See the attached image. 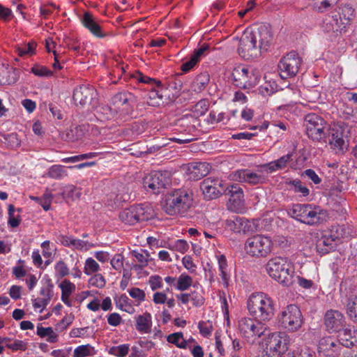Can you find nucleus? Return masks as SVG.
Segmentation results:
<instances>
[{"label":"nucleus","mask_w":357,"mask_h":357,"mask_svg":"<svg viewBox=\"0 0 357 357\" xmlns=\"http://www.w3.org/2000/svg\"><path fill=\"white\" fill-rule=\"evenodd\" d=\"M247 307L250 314L261 321H268L274 315L273 300L263 292L252 293L248 299Z\"/></svg>","instance_id":"nucleus-4"},{"label":"nucleus","mask_w":357,"mask_h":357,"mask_svg":"<svg viewBox=\"0 0 357 357\" xmlns=\"http://www.w3.org/2000/svg\"><path fill=\"white\" fill-rule=\"evenodd\" d=\"M328 144L337 154L344 153L348 148V143L344 139L345 126L344 123L334 124L328 134Z\"/></svg>","instance_id":"nucleus-14"},{"label":"nucleus","mask_w":357,"mask_h":357,"mask_svg":"<svg viewBox=\"0 0 357 357\" xmlns=\"http://www.w3.org/2000/svg\"><path fill=\"white\" fill-rule=\"evenodd\" d=\"M288 214L294 219L308 225H316L326 221V211L319 206L313 204H294L288 211Z\"/></svg>","instance_id":"nucleus-5"},{"label":"nucleus","mask_w":357,"mask_h":357,"mask_svg":"<svg viewBox=\"0 0 357 357\" xmlns=\"http://www.w3.org/2000/svg\"><path fill=\"white\" fill-rule=\"evenodd\" d=\"M153 216V211L149 204L133 205L119 213V219L128 225H135L150 220Z\"/></svg>","instance_id":"nucleus-9"},{"label":"nucleus","mask_w":357,"mask_h":357,"mask_svg":"<svg viewBox=\"0 0 357 357\" xmlns=\"http://www.w3.org/2000/svg\"><path fill=\"white\" fill-rule=\"evenodd\" d=\"M261 77V73L259 70L248 66V73L245 80V89L257 85Z\"/></svg>","instance_id":"nucleus-39"},{"label":"nucleus","mask_w":357,"mask_h":357,"mask_svg":"<svg viewBox=\"0 0 357 357\" xmlns=\"http://www.w3.org/2000/svg\"><path fill=\"white\" fill-rule=\"evenodd\" d=\"M133 77L139 82L140 83H144L148 84L150 85H154L155 84L158 87L161 86V82L160 80H156L153 78H151L146 75H144L140 72H137L134 75Z\"/></svg>","instance_id":"nucleus-51"},{"label":"nucleus","mask_w":357,"mask_h":357,"mask_svg":"<svg viewBox=\"0 0 357 357\" xmlns=\"http://www.w3.org/2000/svg\"><path fill=\"white\" fill-rule=\"evenodd\" d=\"M225 185L222 180L218 178H205L200 185V189L206 199H213L225 193Z\"/></svg>","instance_id":"nucleus-17"},{"label":"nucleus","mask_w":357,"mask_h":357,"mask_svg":"<svg viewBox=\"0 0 357 357\" xmlns=\"http://www.w3.org/2000/svg\"><path fill=\"white\" fill-rule=\"evenodd\" d=\"M290 337L284 333L275 332L269 334L264 340L266 357H282L288 350Z\"/></svg>","instance_id":"nucleus-6"},{"label":"nucleus","mask_w":357,"mask_h":357,"mask_svg":"<svg viewBox=\"0 0 357 357\" xmlns=\"http://www.w3.org/2000/svg\"><path fill=\"white\" fill-rule=\"evenodd\" d=\"M346 312L349 318L357 323V295H350L346 303Z\"/></svg>","instance_id":"nucleus-33"},{"label":"nucleus","mask_w":357,"mask_h":357,"mask_svg":"<svg viewBox=\"0 0 357 357\" xmlns=\"http://www.w3.org/2000/svg\"><path fill=\"white\" fill-rule=\"evenodd\" d=\"M59 287L61 290V294L71 295L76 290V286L69 280L64 279L59 284Z\"/></svg>","instance_id":"nucleus-59"},{"label":"nucleus","mask_w":357,"mask_h":357,"mask_svg":"<svg viewBox=\"0 0 357 357\" xmlns=\"http://www.w3.org/2000/svg\"><path fill=\"white\" fill-rule=\"evenodd\" d=\"M272 40L270 29L261 25L256 30L245 32L239 42L238 51L241 56L245 59H252L257 55V42L259 48L267 50Z\"/></svg>","instance_id":"nucleus-1"},{"label":"nucleus","mask_w":357,"mask_h":357,"mask_svg":"<svg viewBox=\"0 0 357 357\" xmlns=\"http://www.w3.org/2000/svg\"><path fill=\"white\" fill-rule=\"evenodd\" d=\"M293 357H315V352L313 349L307 346L298 348L294 352Z\"/></svg>","instance_id":"nucleus-63"},{"label":"nucleus","mask_w":357,"mask_h":357,"mask_svg":"<svg viewBox=\"0 0 357 357\" xmlns=\"http://www.w3.org/2000/svg\"><path fill=\"white\" fill-rule=\"evenodd\" d=\"M70 274V269L63 259H59L54 265V276L59 280Z\"/></svg>","instance_id":"nucleus-44"},{"label":"nucleus","mask_w":357,"mask_h":357,"mask_svg":"<svg viewBox=\"0 0 357 357\" xmlns=\"http://www.w3.org/2000/svg\"><path fill=\"white\" fill-rule=\"evenodd\" d=\"M49 177L54 179H61L68 176V173L64 167L61 165L52 166L47 172Z\"/></svg>","instance_id":"nucleus-49"},{"label":"nucleus","mask_w":357,"mask_h":357,"mask_svg":"<svg viewBox=\"0 0 357 357\" xmlns=\"http://www.w3.org/2000/svg\"><path fill=\"white\" fill-rule=\"evenodd\" d=\"M225 195H229L227 207L230 211L242 213L245 209V199L243 189L238 184H231L226 186Z\"/></svg>","instance_id":"nucleus-15"},{"label":"nucleus","mask_w":357,"mask_h":357,"mask_svg":"<svg viewBox=\"0 0 357 357\" xmlns=\"http://www.w3.org/2000/svg\"><path fill=\"white\" fill-rule=\"evenodd\" d=\"M335 238L332 235H323L317 241L318 252L323 254L327 253L333 248Z\"/></svg>","instance_id":"nucleus-29"},{"label":"nucleus","mask_w":357,"mask_h":357,"mask_svg":"<svg viewBox=\"0 0 357 357\" xmlns=\"http://www.w3.org/2000/svg\"><path fill=\"white\" fill-rule=\"evenodd\" d=\"M208 102L206 100H199L194 107V112L197 116L204 115L208 109Z\"/></svg>","instance_id":"nucleus-64"},{"label":"nucleus","mask_w":357,"mask_h":357,"mask_svg":"<svg viewBox=\"0 0 357 357\" xmlns=\"http://www.w3.org/2000/svg\"><path fill=\"white\" fill-rule=\"evenodd\" d=\"M36 334L43 338L47 337V341L54 343L58 341V335L52 327L44 328L40 324L37 326Z\"/></svg>","instance_id":"nucleus-35"},{"label":"nucleus","mask_w":357,"mask_h":357,"mask_svg":"<svg viewBox=\"0 0 357 357\" xmlns=\"http://www.w3.org/2000/svg\"><path fill=\"white\" fill-rule=\"evenodd\" d=\"M40 293L43 297L33 300V306L36 309L45 308L51 300V292L49 289L42 288Z\"/></svg>","instance_id":"nucleus-34"},{"label":"nucleus","mask_w":357,"mask_h":357,"mask_svg":"<svg viewBox=\"0 0 357 357\" xmlns=\"http://www.w3.org/2000/svg\"><path fill=\"white\" fill-rule=\"evenodd\" d=\"M148 284L153 291H157L163 287V280L158 275H152L149 278Z\"/></svg>","instance_id":"nucleus-55"},{"label":"nucleus","mask_w":357,"mask_h":357,"mask_svg":"<svg viewBox=\"0 0 357 357\" xmlns=\"http://www.w3.org/2000/svg\"><path fill=\"white\" fill-rule=\"evenodd\" d=\"M93 93V87L82 85L75 89L73 99L76 105H84L92 98Z\"/></svg>","instance_id":"nucleus-23"},{"label":"nucleus","mask_w":357,"mask_h":357,"mask_svg":"<svg viewBox=\"0 0 357 357\" xmlns=\"http://www.w3.org/2000/svg\"><path fill=\"white\" fill-rule=\"evenodd\" d=\"M109 199H110L111 202H112V200H113V202L108 203V205L112 206V207H116V206H119L122 202H124L127 201L128 199H129V195L127 193H124L122 195L121 194H117V195L112 194L109 195Z\"/></svg>","instance_id":"nucleus-62"},{"label":"nucleus","mask_w":357,"mask_h":357,"mask_svg":"<svg viewBox=\"0 0 357 357\" xmlns=\"http://www.w3.org/2000/svg\"><path fill=\"white\" fill-rule=\"evenodd\" d=\"M280 321L287 330L298 331L303 324V315L300 308L296 305H289L281 312Z\"/></svg>","instance_id":"nucleus-11"},{"label":"nucleus","mask_w":357,"mask_h":357,"mask_svg":"<svg viewBox=\"0 0 357 357\" xmlns=\"http://www.w3.org/2000/svg\"><path fill=\"white\" fill-rule=\"evenodd\" d=\"M15 208L13 205L10 204L8 206V223L11 227H17L20 222L21 219L20 216L15 215Z\"/></svg>","instance_id":"nucleus-58"},{"label":"nucleus","mask_w":357,"mask_h":357,"mask_svg":"<svg viewBox=\"0 0 357 357\" xmlns=\"http://www.w3.org/2000/svg\"><path fill=\"white\" fill-rule=\"evenodd\" d=\"M192 205V193L185 190H178L165 196L162 208L169 215H185Z\"/></svg>","instance_id":"nucleus-2"},{"label":"nucleus","mask_w":357,"mask_h":357,"mask_svg":"<svg viewBox=\"0 0 357 357\" xmlns=\"http://www.w3.org/2000/svg\"><path fill=\"white\" fill-rule=\"evenodd\" d=\"M171 183L167 172L154 171L144 177L143 185L146 190L155 194L160 193L161 190L166 188Z\"/></svg>","instance_id":"nucleus-13"},{"label":"nucleus","mask_w":357,"mask_h":357,"mask_svg":"<svg viewBox=\"0 0 357 357\" xmlns=\"http://www.w3.org/2000/svg\"><path fill=\"white\" fill-rule=\"evenodd\" d=\"M286 184L289 189L293 190L295 193H300L303 197H307L310 194V190L302 183L299 179L288 180Z\"/></svg>","instance_id":"nucleus-36"},{"label":"nucleus","mask_w":357,"mask_h":357,"mask_svg":"<svg viewBox=\"0 0 357 357\" xmlns=\"http://www.w3.org/2000/svg\"><path fill=\"white\" fill-rule=\"evenodd\" d=\"M112 105L120 113L121 116L129 115L132 111L130 103V95L126 93H118L112 98Z\"/></svg>","instance_id":"nucleus-20"},{"label":"nucleus","mask_w":357,"mask_h":357,"mask_svg":"<svg viewBox=\"0 0 357 357\" xmlns=\"http://www.w3.org/2000/svg\"><path fill=\"white\" fill-rule=\"evenodd\" d=\"M88 282L91 287L102 289L106 284V280L102 274L97 273L89 278Z\"/></svg>","instance_id":"nucleus-53"},{"label":"nucleus","mask_w":357,"mask_h":357,"mask_svg":"<svg viewBox=\"0 0 357 357\" xmlns=\"http://www.w3.org/2000/svg\"><path fill=\"white\" fill-rule=\"evenodd\" d=\"M17 81L15 70L13 68L0 66V85H10Z\"/></svg>","instance_id":"nucleus-28"},{"label":"nucleus","mask_w":357,"mask_h":357,"mask_svg":"<svg viewBox=\"0 0 357 357\" xmlns=\"http://www.w3.org/2000/svg\"><path fill=\"white\" fill-rule=\"evenodd\" d=\"M61 196L66 202L79 199L82 196L81 189L73 185H67L63 188Z\"/></svg>","instance_id":"nucleus-32"},{"label":"nucleus","mask_w":357,"mask_h":357,"mask_svg":"<svg viewBox=\"0 0 357 357\" xmlns=\"http://www.w3.org/2000/svg\"><path fill=\"white\" fill-rule=\"evenodd\" d=\"M211 169L210 164L206 162H191L188 165L186 174L190 179L199 180L206 176Z\"/></svg>","instance_id":"nucleus-22"},{"label":"nucleus","mask_w":357,"mask_h":357,"mask_svg":"<svg viewBox=\"0 0 357 357\" xmlns=\"http://www.w3.org/2000/svg\"><path fill=\"white\" fill-rule=\"evenodd\" d=\"M337 0H312L313 9L319 13L329 10Z\"/></svg>","instance_id":"nucleus-46"},{"label":"nucleus","mask_w":357,"mask_h":357,"mask_svg":"<svg viewBox=\"0 0 357 357\" xmlns=\"http://www.w3.org/2000/svg\"><path fill=\"white\" fill-rule=\"evenodd\" d=\"M273 243L270 237L264 235H255L249 237L245 243V252L255 257H266L273 250Z\"/></svg>","instance_id":"nucleus-7"},{"label":"nucleus","mask_w":357,"mask_h":357,"mask_svg":"<svg viewBox=\"0 0 357 357\" xmlns=\"http://www.w3.org/2000/svg\"><path fill=\"white\" fill-rule=\"evenodd\" d=\"M82 24L95 37L103 38L109 34L103 31L99 20L90 12H85L81 19Z\"/></svg>","instance_id":"nucleus-19"},{"label":"nucleus","mask_w":357,"mask_h":357,"mask_svg":"<svg viewBox=\"0 0 357 357\" xmlns=\"http://www.w3.org/2000/svg\"><path fill=\"white\" fill-rule=\"evenodd\" d=\"M129 351L130 344H123L110 347L108 353L116 357H125L128 355Z\"/></svg>","instance_id":"nucleus-48"},{"label":"nucleus","mask_w":357,"mask_h":357,"mask_svg":"<svg viewBox=\"0 0 357 357\" xmlns=\"http://www.w3.org/2000/svg\"><path fill=\"white\" fill-rule=\"evenodd\" d=\"M100 269L99 264L92 257H88L84 262V273L86 275L97 273Z\"/></svg>","instance_id":"nucleus-45"},{"label":"nucleus","mask_w":357,"mask_h":357,"mask_svg":"<svg viewBox=\"0 0 357 357\" xmlns=\"http://www.w3.org/2000/svg\"><path fill=\"white\" fill-rule=\"evenodd\" d=\"M130 254L134 260L138 263L134 266L135 268L143 269L148 266L149 261L152 259L149 251L144 249L132 250Z\"/></svg>","instance_id":"nucleus-27"},{"label":"nucleus","mask_w":357,"mask_h":357,"mask_svg":"<svg viewBox=\"0 0 357 357\" xmlns=\"http://www.w3.org/2000/svg\"><path fill=\"white\" fill-rule=\"evenodd\" d=\"M74 316L73 314L66 315L62 319L55 325V331L61 333L65 331L73 321Z\"/></svg>","instance_id":"nucleus-56"},{"label":"nucleus","mask_w":357,"mask_h":357,"mask_svg":"<svg viewBox=\"0 0 357 357\" xmlns=\"http://www.w3.org/2000/svg\"><path fill=\"white\" fill-rule=\"evenodd\" d=\"M337 344L331 338H322L319 343V352H328V356H333V353L336 351L335 349Z\"/></svg>","instance_id":"nucleus-38"},{"label":"nucleus","mask_w":357,"mask_h":357,"mask_svg":"<svg viewBox=\"0 0 357 357\" xmlns=\"http://www.w3.org/2000/svg\"><path fill=\"white\" fill-rule=\"evenodd\" d=\"M247 73L248 66L238 65L234 67L231 73L233 83L239 88L245 89Z\"/></svg>","instance_id":"nucleus-24"},{"label":"nucleus","mask_w":357,"mask_h":357,"mask_svg":"<svg viewBox=\"0 0 357 357\" xmlns=\"http://www.w3.org/2000/svg\"><path fill=\"white\" fill-rule=\"evenodd\" d=\"M301 59L296 52H291L283 56L279 63L278 70L282 79L293 77L301 67Z\"/></svg>","instance_id":"nucleus-12"},{"label":"nucleus","mask_w":357,"mask_h":357,"mask_svg":"<svg viewBox=\"0 0 357 357\" xmlns=\"http://www.w3.org/2000/svg\"><path fill=\"white\" fill-rule=\"evenodd\" d=\"M353 328H354V326L347 324V326L339 332L340 340L342 342V344L347 347H349L354 344L352 339L355 337V331L352 330Z\"/></svg>","instance_id":"nucleus-30"},{"label":"nucleus","mask_w":357,"mask_h":357,"mask_svg":"<svg viewBox=\"0 0 357 357\" xmlns=\"http://www.w3.org/2000/svg\"><path fill=\"white\" fill-rule=\"evenodd\" d=\"M324 324L328 333H336L347 326V320L342 312L337 310H329L324 314Z\"/></svg>","instance_id":"nucleus-18"},{"label":"nucleus","mask_w":357,"mask_h":357,"mask_svg":"<svg viewBox=\"0 0 357 357\" xmlns=\"http://www.w3.org/2000/svg\"><path fill=\"white\" fill-rule=\"evenodd\" d=\"M58 241L63 246L78 250H88L94 246L93 244L81 239L75 238L73 236L60 234L57 237Z\"/></svg>","instance_id":"nucleus-21"},{"label":"nucleus","mask_w":357,"mask_h":357,"mask_svg":"<svg viewBox=\"0 0 357 357\" xmlns=\"http://www.w3.org/2000/svg\"><path fill=\"white\" fill-rule=\"evenodd\" d=\"M130 296L139 304L146 300V293L143 289L138 287H132L128 289Z\"/></svg>","instance_id":"nucleus-54"},{"label":"nucleus","mask_w":357,"mask_h":357,"mask_svg":"<svg viewBox=\"0 0 357 357\" xmlns=\"http://www.w3.org/2000/svg\"><path fill=\"white\" fill-rule=\"evenodd\" d=\"M198 328L201 335L205 337H208L213 330V323L211 321H200L198 323Z\"/></svg>","instance_id":"nucleus-52"},{"label":"nucleus","mask_w":357,"mask_h":357,"mask_svg":"<svg viewBox=\"0 0 357 357\" xmlns=\"http://www.w3.org/2000/svg\"><path fill=\"white\" fill-rule=\"evenodd\" d=\"M147 103L149 105L155 107L159 105L162 99V95L158 89H152L148 93Z\"/></svg>","instance_id":"nucleus-50"},{"label":"nucleus","mask_w":357,"mask_h":357,"mask_svg":"<svg viewBox=\"0 0 357 357\" xmlns=\"http://www.w3.org/2000/svg\"><path fill=\"white\" fill-rule=\"evenodd\" d=\"M100 112L106 120L123 119L124 117L120 116V113L115 107L112 108L110 106H103L100 107Z\"/></svg>","instance_id":"nucleus-47"},{"label":"nucleus","mask_w":357,"mask_h":357,"mask_svg":"<svg viewBox=\"0 0 357 357\" xmlns=\"http://www.w3.org/2000/svg\"><path fill=\"white\" fill-rule=\"evenodd\" d=\"M110 264L115 271L121 272L124 267V257L121 254H116L110 259Z\"/></svg>","instance_id":"nucleus-57"},{"label":"nucleus","mask_w":357,"mask_h":357,"mask_svg":"<svg viewBox=\"0 0 357 357\" xmlns=\"http://www.w3.org/2000/svg\"><path fill=\"white\" fill-rule=\"evenodd\" d=\"M116 307L129 314H132L135 312V308L131 304V301L126 294H121L116 296L114 298Z\"/></svg>","instance_id":"nucleus-31"},{"label":"nucleus","mask_w":357,"mask_h":357,"mask_svg":"<svg viewBox=\"0 0 357 357\" xmlns=\"http://www.w3.org/2000/svg\"><path fill=\"white\" fill-rule=\"evenodd\" d=\"M238 331L241 336L248 342H254L264 335L268 328L258 319L243 317L238 320Z\"/></svg>","instance_id":"nucleus-8"},{"label":"nucleus","mask_w":357,"mask_h":357,"mask_svg":"<svg viewBox=\"0 0 357 357\" xmlns=\"http://www.w3.org/2000/svg\"><path fill=\"white\" fill-rule=\"evenodd\" d=\"M31 72L38 77H51L53 73L51 70L45 66L40 65H35L31 68Z\"/></svg>","instance_id":"nucleus-60"},{"label":"nucleus","mask_w":357,"mask_h":357,"mask_svg":"<svg viewBox=\"0 0 357 357\" xmlns=\"http://www.w3.org/2000/svg\"><path fill=\"white\" fill-rule=\"evenodd\" d=\"M265 268L268 275L280 284L289 286L292 283L294 266L287 257H272L266 263Z\"/></svg>","instance_id":"nucleus-3"},{"label":"nucleus","mask_w":357,"mask_h":357,"mask_svg":"<svg viewBox=\"0 0 357 357\" xmlns=\"http://www.w3.org/2000/svg\"><path fill=\"white\" fill-rule=\"evenodd\" d=\"M291 160V154H287L275 161L263 165L262 167L266 169V174L272 173L285 168Z\"/></svg>","instance_id":"nucleus-26"},{"label":"nucleus","mask_w":357,"mask_h":357,"mask_svg":"<svg viewBox=\"0 0 357 357\" xmlns=\"http://www.w3.org/2000/svg\"><path fill=\"white\" fill-rule=\"evenodd\" d=\"M36 48V43L34 41H30L16 46L15 51L20 56H32L35 54Z\"/></svg>","instance_id":"nucleus-40"},{"label":"nucleus","mask_w":357,"mask_h":357,"mask_svg":"<svg viewBox=\"0 0 357 357\" xmlns=\"http://www.w3.org/2000/svg\"><path fill=\"white\" fill-rule=\"evenodd\" d=\"M305 133L313 141L320 142L326 137V121L314 113L307 114L304 119Z\"/></svg>","instance_id":"nucleus-10"},{"label":"nucleus","mask_w":357,"mask_h":357,"mask_svg":"<svg viewBox=\"0 0 357 357\" xmlns=\"http://www.w3.org/2000/svg\"><path fill=\"white\" fill-rule=\"evenodd\" d=\"M135 328L141 333H149L151 331L152 317L146 312L135 317Z\"/></svg>","instance_id":"nucleus-25"},{"label":"nucleus","mask_w":357,"mask_h":357,"mask_svg":"<svg viewBox=\"0 0 357 357\" xmlns=\"http://www.w3.org/2000/svg\"><path fill=\"white\" fill-rule=\"evenodd\" d=\"M267 175L266 169L261 166V169L256 172H252L248 169L237 170L230 174L231 179L238 182H245L252 185L264 183Z\"/></svg>","instance_id":"nucleus-16"},{"label":"nucleus","mask_w":357,"mask_h":357,"mask_svg":"<svg viewBox=\"0 0 357 357\" xmlns=\"http://www.w3.org/2000/svg\"><path fill=\"white\" fill-rule=\"evenodd\" d=\"M167 340L168 342L176 345L178 348L187 349L188 347V342L184 339L181 332L169 334L167 337Z\"/></svg>","instance_id":"nucleus-42"},{"label":"nucleus","mask_w":357,"mask_h":357,"mask_svg":"<svg viewBox=\"0 0 357 357\" xmlns=\"http://www.w3.org/2000/svg\"><path fill=\"white\" fill-rule=\"evenodd\" d=\"M210 80L209 75L207 73H202L198 75L193 81L192 89L195 91L200 92L206 88Z\"/></svg>","instance_id":"nucleus-41"},{"label":"nucleus","mask_w":357,"mask_h":357,"mask_svg":"<svg viewBox=\"0 0 357 357\" xmlns=\"http://www.w3.org/2000/svg\"><path fill=\"white\" fill-rule=\"evenodd\" d=\"M182 264L185 268L190 273H196L197 265L194 262L193 259L190 255H185L182 259Z\"/></svg>","instance_id":"nucleus-61"},{"label":"nucleus","mask_w":357,"mask_h":357,"mask_svg":"<svg viewBox=\"0 0 357 357\" xmlns=\"http://www.w3.org/2000/svg\"><path fill=\"white\" fill-rule=\"evenodd\" d=\"M96 354L94 347L87 344L76 347L73 351V357H87Z\"/></svg>","instance_id":"nucleus-43"},{"label":"nucleus","mask_w":357,"mask_h":357,"mask_svg":"<svg viewBox=\"0 0 357 357\" xmlns=\"http://www.w3.org/2000/svg\"><path fill=\"white\" fill-rule=\"evenodd\" d=\"M192 284V278L186 273H182L177 278V281L175 284V289L183 291L188 290Z\"/></svg>","instance_id":"nucleus-37"}]
</instances>
